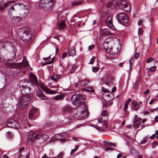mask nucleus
Listing matches in <instances>:
<instances>
[{
	"label": "nucleus",
	"mask_w": 158,
	"mask_h": 158,
	"mask_svg": "<svg viewBox=\"0 0 158 158\" xmlns=\"http://www.w3.org/2000/svg\"><path fill=\"white\" fill-rule=\"evenodd\" d=\"M17 35L19 38L25 43L29 44L33 41L32 32L28 27H23L19 29L17 31Z\"/></svg>",
	"instance_id": "f257e3e1"
},
{
	"label": "nucleus",
	"mask_w": 158,
	"mask_h": 158,
	"mask_svg": "<svg viewBox=\"0 0 158 158\" xmlns=\"http://www.w3.org/2000/svg\"><path fill=\"white\" fill-rule=\"evenodd\" d=\"M56 3V0H41L39 4V7L44 10H52Z\"/></svg>",
	"instance_id": "f03ea898"
},
{
	"label": "nucleus",
	"mask_w": 158,
	"mask_h": 158,
	"mask_svg": "<svg viewBox=\"0 0 158 158\" xmlns=\"http://www.w3.org/2000/svg\"><path fill=\"white\" fill-rule=\"evenodd\" d=\"M31 97L27 93H26V96H22L20 99L19 103V107L21 109H26L31 100Z\"/></svg>",
	"instance_id": "7ed1b4c3"
},
{
	"label": "nucleus",
	"mask_w": 158,
	"mask_h": 158,
	"mask_svg": "<svg viewBox=\"0 0 158 158\" xmlns=\"http://www.w3.org/2000/svg\"><path fill=\"white\" fill-rule=\"evenodd\" d=\"M85 98L81 94H76L73 95L72 98V103L75 106L81 105L84 102Z\"/></svg>",
	"instance_id": "20e7f679"
},
{
	"label": "nucleus",
	"mask_w": 158,
	"mask_h": 158,
	"mask_svg": "<svg viewBox=\"0 0 158 158\" xmlns=\"http://www.w3.org/2000/svg\"><path fill=\"white\" fill-rule=\"evenodd\" d=\"M117 18L119 23L124 25H127L129 22L128 16L123 12L119 13L117 15Z\"/></svg>",
	"instance_id": "39448f33"
},
{
	"label": "nucleus",
	"mask_w": 158,
	"mask_h": 158,
	"mask_svg": "<svg viewBox=\"0 0 158 158\" xmlns=\"http://www.w3.org/2000/svg\"><path fill=\"white\" fill-rule=\"evenodd\" d=\"M117 5L119 8L123 9L126 11L130 10L131 6L126 0H120L117 3Z\"/></svg>",
	"instance_id": "423d86ee"
},
{
	"label": "nucleus",
	"mask_w": 158,
	"mask_h": 158,
	"mask_svg": "<svg viewBox=\"0 0 158 158\" xmlns=\"http://www.w3.org/2000/svg\"><path fill=\"white\" fill-rule=\"evenodd\" d=\"M31 86L34 87L32 83L27 79L21 80L19 82V87L20 89H30V88H32L31 87Z\"/></svg>",
	"instance_id": "0eeeda50"
},
{
	"label": "nucleus",
	"mask_w": 158,
	"mask_h": 158,
	"mask_svg": "<svg viewBox=\"0 0 158 158\" xmlns=\"http://www.w3.org/2000/svg\"><path fill=\"white\" fill-rule=\"evenodd\" d=\"M6 124L8 127L15 129H18L20 127L17 121L11 119L7 120Z\"/></svg>",
	"instance_id": "6e6552de"
},
{
	"label": "nucleus",
	"mask_w": 158,
	"mask_h": 158,
	"mask_svg": "<svg viewBox=\"0 0 158 158\" xmlns=\"http://www.w3.org/2000/svg\"><path fill=\"white\" fill-rule=\"evenodd\" d=\"M37 110L35 108H31L28 113V117L31 120L35 119L37 115Z\"/></svg>",
	"instance_id": "1a4fd4ad"
},
{
	"label": "nucleus",
	"mask_w": 158,
	"mask_h": 158,
	"mask_svg": "<svg viewBox=\"0 0 158 158\" xmlns=\"http://www.w3.org/2000/svg\"><path fill=\"white\" fill-rule=\"evenodd\" d=\"M85 109L84 110H81L79 109V110H78L77 109H75L74 111V117L77 118H81L82 117L85 116L83 115L84 111H85Z\"/></svg>",
	"instance_id": "9d476101"
},
{
	"label": "nucleus",
	"mask_w": 158,
	"mask_h": 158,
	"mask_svg": "<svg viewBox=\"0 0 158 158\" xmlns=\"http://www.w3.org/2000/svg\"><path fill=\"white\" fill-rule=\"evenodd\" d=\"M35 135V133L32 131H31L29 132L27 137L28 139L31 140V139H40L42 138V135H41L36 134Z\"/></svg>",
	"instance_id": "9b49d317"
},
{
	"label": "nucleus",
	"mask_w": 158,
	"mask_h": 158,
	"mask_svg": "<svg viewBox=\"0 0 158 158\" xmlns=\"http://www.w3.org/2000/svg\"><path fill=\"white\" fill-rule=\"evenodd\" d=\"M73 108L69 105H66L62 108L63 113L65 114H68L73 111Z\"/></svg>",
	"instance_id": "f8f14e48"
},
{
	"label": "nucleus",
	"mask_w": 158,
	"mask_h": 158,
	"mask_svg": "<svg viewBox=\"0 0 158 158\" xmlns=\"http://www.w3.org/2000/svg\"><path fill=\"white\" fill-rule=\"evenodd\" d=\"M116 89H112V92H108V89H102L104 92H107V94L106 95L107 97H109L110 99H113L114 98V94H113L115 92Z\"/></svg>",
	"instance_id": "ddd939ff"
},
{
	"label": "nucleus",
	"mask_w": 158,
	"mask_h": 158,
	"mask_svg": "<svg viewBox=\"0 0 158 158\" xmlns=\"http://www.w3.org/2000/svg\"><path fill=\"white\" fill-rule=\"evenodd\" d=\"M109 44V42L107 39L103 43V49L108 53H109L110 51Z\"/></svg>",
	"instance_id": "4468645a"
},
{
	"label": "nucleus",
	"mask_w": 158,
	"mask_h": 158,
	"mask_svg": "<svg viewBox=\"0 0 158 158\" xmlns=\"http://www.w3.org/2000/svg\"><path fill=\"white\" fill-rule=\"evenodd\" d=\"M112 18L111 16H109L106 20V23L107 26L110 28L113 29V25L112 21Z\"/></svg>",
	"instance_id": "2eb2a0df"
},
{
	"label": "nucleus",
	"mask_w": 158,
	"mask_h": 158,
	"mask_svg": "<svg viewBox=\"0 0 158 158\" xmlns=\"http://www.w3.org/2000/svg\"><path fill=\"white\" fill-rule=\"evenodd\" d=\"M69 56H74L76 54V51L74 47L72 46L69 48L68 50Z\"/></svg>",
	"instance_id": "dca6fc26"
},
{
	"label": "nucleus",
	"mask_w": 158,
	"mask_h": 158,
	"mask_svg": "<svg viewBox=\"0 0 158 158\" xmlns=\"http://www.w3.org/2000/svg\"><path fill=\"white\" fill-rule=\"evenodd\" d=\"M111 32L108 29H102L101 30L100 35L102 36L110 35Z\"/></svg>",
	"instance_id": "f3484780"
},
{
	"label": "nucleus",
	"mask_w": 158,
	"mask_h": 158,
	"mask_svg": "<svg viewBox=\"0 0 158 158\" xmlns=\"http://www.w3.org/2000/svg\"><path fill=\"white\" fill-rule=\"evenodd\" d=\"M141 118H138L137 119L134 118V121L133 123V125L134 128H138L139 126Z\"/></svg>",
	"instance_id": "a211bd4d"
},
{
	"label": "nucleus",
	"mask_w": 158,
	"mask_h": 158,
	"mask_svg": "<svg viewBox=\"0 0 158 158\" xmlns=\"http://www.w3.org/2000/svg\"><path fill=\"white\" fill-rule=\"evenodd\" d=\"M41 90L39 89L36 92V95L41 99H45L46 97L41 93Z\"/></svg>",
	"instance_id": "6ab92c4d"
},
{
	"label": "nucleus",
	"mask_w": 158,
	"mask_h": 158,
	"mask_svg": "<svg viewBox=\"0 0 158 158\" xmlns=\"http://www.w3.org/2000/svg\"><path fill=\"white\" fill-rule=\"evenodd\" d=\"M89 82L88 79L82 80L80 81L79 82V85L81 86L86 85Z\"/></svg>",
	"instance_id": "aec40b11"
},
{
	"label": "nucleus",
	"mask_w": 158,
	"mask_h": 158,
	"mask_svg": "<svg viewBox=\"0 0 158 158\" xmlns=\"http://www.w3.org/2000/svg\"><path fill=\"white\" fill-rule=\"evenodd\" d=\"M29 77L33 82L35 83L37 82V80L36 77L34 74H31L29 75Z\"/></svg>",
	"instance_id": "412c9836"
},
{
	"label": "nucleus",
	"mask_w": 158,
	"mask_h": 158,
	"mask_svg": "<svg viewBox=\"0 0 158 158\" xmlns=\"http://www.w3.org/2000/svg\"><path fill=\"white\" fill-rule=\"evenodd\" d=\"M47 94H53L57 93V92L52 90V89H43Z\"/></svg>",
	"instance_id": "4be33fe9"
},
{
	"label": "nucleus",
	"mask_w": 158,
	"mask_h": 158,
	"mask_svg": "<svg viewBox=\"0 0 158 158\" xmlns=\"http://www.w3.org/2000/svg\"><path fill=\"white\" fill-rule=\"evenodd\" d=\"M65 96L64 94H61L57 95L54 98V99L56 100H61L63 99Z\"/></svg>",
	"instance_id": "5701e85b"
},
{
	"label": "nucleus",
	"mask_w": 158,
	"mask_h": 158,
	"mask_svg": "<svg viewBox=\"0 0 158 158\" xmlns=\"http://www.w3.org/2000/svg\"><path fill=\"white\" fill-rule=\"evenodd\" d=\"M59 26L60 29H63L64 28L65 26V22L64 20H61L59 23Z\"/></svg>",
	"instance_id": "b1692460"
},
{
	"label": "nucleus",
	"mask_w": 158,
	"mask_h": 158,
	"mask_svg": "<svg viewBox=\"0 0 158 158\" xmlns=\"http://www.w3.org/2000/svg\"><path fill=\"white\" fill-rule=\"evenodd\" d=\"M60 77V75L54 74L51 77V78L53 80L56 81Z\"/></svg>",
	"instance_id": "393cba45"
},
{
	"label": "nucleus",
	"mask_w": 158,
	"mask_h": 158,
	"mask_svg": "<svg viewBox=\"0 0 158 158\" xmlns=\"http://www.w3.org/2000/svg\"><path fill=\"white\" fill-rule=\"evenodd\" d=\"M82 1L81 0L73 2L71 3L72 5L73 6H75L77 5H81L82 3Z\"/></svg>",
	"instance_id": "a878e982"
},
{
	"label": "nucleus",
	"mask_w": 158,
	"mask_h": 158,
	"mask_svg": "<svg viewBox=\"0 0 158 158\" xmlns=\"http://www.w3.org/2000/svg\"><path fill=\"white\" fill-rule=\"evenodd\" d=\"M26 89H20V91L22 93V94L23 95V96H26V93H27L28 94H29L28 93L30 92V91L31 89H28V90L26 92ZM27 90H28V89H27Z\"/></svg>",
	"instance_id": "bb28decb"
},
{
	"label": "nucleus",
	"mask_w": 158,
	"mask_h": 158,
	"mask_svg": "<svg viewBox=\"0 0 158 158\" xmlns=\"http://www.w3.org/2000/svg\"><path fill=\"white\" fill-rule=\"evenodd\" d=\"M7 137L8 138H12L13 137V135L12 134L11 132L10 131H8L6 133Z\"/></svg>",
	"instance_id": "cd10ccee"
},
{
	"label": "nucleus",
	"mask_w": 158,
	"mask_h": 158,
	"mask_svg": "<svg viewBox=\"0 0 158 158\" xmlns=\"http://www.w3.org/2000/svg\"><path fill=\"white\" fill-rule=\"evenodd\" d=\"M9 2L14 3V1H7L6 3H4L3 4V6H2V8H3V9L4 7L7 6L8 5V4Z\"/></svg>",
	"instance_id": "c85d7f7f"
},
{
	"label": "nucleus",
	"mask_w": 158,
	"mask_h": 158,
	"mask_svg": "<svg viewBox=\"0 0 158 158\" xmlns=\"http://www.w3.org/2000/svg\"><path fill=\"white\" fill-rule=\"evenodd\" d=\"M58 69L59 71L62 73L64 71V66L59 67L58 68Z\"/></svg>",
	"instance_id": "c756f323"
},
{
	"label": "nucleus",
	"mask_w": 158,
	"mask_h": 158,
	"mask_svg": "<svg viewBox=\"0 0 158 158\" xmlns=\"http://www.w3.org/2000/svg\"><path fill=\"white\" fill-rule=\"evenodd\" d=\"M156 66H153L149 68V70L151 72H154L156 71Z\"/></svg>",
	"instance_id": "7c9ffc66"
},
{
	"label": "nucleus",
	"mask_w": 158,
	"mask_h": 158,
	"mask_svg": "<svg viewBox=\"0 0 158 158\" xmlns=\"http://www.w3.org/2000/svg\"><path fill=\"white\" fill-rule=\"evenodd\" d=\"M108 114L106 110H103L102 113V115L103 116H106Z\"/></svg>",
	"instance_id": "2f4dec72"
},
{
	"label": "nucleus",
	"mask_w": 158,
	"mask_h": 158,
	"mask_svg": "<svg viewBox=\"0 0 158 158\" xmlns=\"http://www.w3.org/2000/svg\"><path fill=\"white\" fill-rule=\"evenodd\" d=\"M99 69V68L98 67H93L92 68V70L93 71L94 73H96L98 70Z\"/></svg>",
	"instance_id": "473e14b6"
},
{
	"label": "nucleus",
	"mask_w": 158,
	"mask_h": 158,
	"mask_svg": "<svg viewBox=\"0 0 158 158\" xmlns=\"http://www.w3.org/2000/svg\"><path fill=\"white\" fill-rule=\"evenodd\" d=\"M95 59V56H93L92 58L91 59V60L89 61V64H93L94 62V60Z\"/></svg>",
	"instance_id": "72a5a7b5"
},
{
	"label": "nucleus",
	"mask_w": 158,
	"mask_h": 158,
	"mask_svg": "<svg viewBox=\"0 0 158 158\" xmlns=\"http://www.w3.org/2000/svg\"><path fill=\"white\" fill-rule=\"evenodd\" d=\"M133 109L135 110H137L139 109V106L138 104H136L135 106H133Z\"/></svg>",
	"instance_id": "f704fd0d"
},
{
	"label": "nucleus",
	"mask_w": 158,
	"mask_h": 158,
	"mask_svg": "<svg viewBox=\"0 0 158 158\" xmlns=\"http://www.w3.org/2000/svg\"><path fill=\"white\" fill-rule=\"evenodd\" d=\"M103 124L105 126V128L106 129L108 127V122L107 121L105 120L103 121Z\"/></svg>",
	"instance_id": "c9c22d12"
},
{
	"label": "nucleus",
	"mask_w": 158,
	"mask_h": 158,
	"mask_svg": "<svg viewBox=\"0 0 158 158\" xmlns=\"http://www.w3.org/2000/svg\"><path fill=\"white\" fill-rule=\"evenodd\" d=\"M67 52H64V53H63L62 54V57H61L62 59H64V58H65L66 57V56H67Z\"/></svg>",
	"instance_id": "e433bc0d"
},
{
	"label": "nucleus",
	"mask_w": 158,
	"mask_h": 158,
	"mask_svg": "<svg viewBox=\"0 0 158 158\" xmlns=\"http://www.w3.org/2000/svg\"><path fill=\"white\" fill-rule=\"evenodd\" d=\"M143 32V29L142 28H139L138 30V34L139 35H141Z\"/></svg>",
	"instance_id": "4c0bfd02"
},
{
	"label": "nucleus",
	"mask_w": 158,
	"mask_h": 158,
	"mask_svg": "<svg viewBox=\"0 0 158 158\" xmlns=\"http://www.w3.org/2000/svg\"><path fill=\"white\" fill-rule=\"evenodd\" d=\"M140 56V53L139 52H136L135 54L134 58L135 59H138Z\"/></svg>",
	"instance_id": "58836bf2"
},
{
	"label": "nucleus",
	"mask_w": 158,
	"mask_h": 158,
	"mask_svg": "<svg viewBox=\"0 0 158 158\" xmlns=\"http://www.w3.org/2000/svg\"><path fill=\"white\" fill-rule=\"evenodd\" d=\"M93 127H94L96 128L97 129V130H98V131L100 129H101L102 130V131H103L104 130V129H102V128L101 127H98L97 125H93Z\"/></svg>",
	"instance_id": "ea45409f"
},
{
	"label": "nucleus",
	"mask_w": 158,
	"mask_h": 158,
	"mask_svg": "<svg viewBox=\"0 0 158 158\" xmlns=\"http://www.w3.org/2000/svg\"><path fill=\"white\" fill-rule=\"evenodd\" d=\"M107 146H113L114 147H116V145L114 144V143L108 142V144Z\"/></svg>",
	"instance_id": "a19ab883"
},
{
	"label": "nucleus",
	"mask_w": 158,
	"mask_h": 158,
	"mask_svg": "<svg viewBox=\"0 0 158 158\" xmlns=\"http://www.w3.org/2000/svg\"><path fill=\"white\" fill-rule=\"evenodd\" d=\"M112 4V3L111 2H108L106 5V6L108 8L110 7Z\"/></svg>",
	"instance_id": "79ce46f5"
},
{
	"label": "nucleus",
	"mask_w": 158,
	"mask_h": 158,
	"mask_svg": "<svg viewBox=\"0 0 158 158\" xmlns=\"http://www.w3.org/2000/svg\"><path fill=\"white\" fill-rule=\"evenodd\" d=\"M128 108V105L127 104L125 103L124 108L123 109L124 111L126 112Z\"/></svg>",
	"instance_id": "37998d69"
},
{
	"label": "nucleus",
	"mask_w": 158,
	"mask_h": 158,
	"mask_svg": "<svg viewBox=\"0 0 158 158\" xmlns=\"http://www.w3.org/2000/svg\"><path fill=\"white\" fill-rule=\"evenodd\" d=\"M57 136H59V135H57L56 136V137H55V138L56 139H58L60 141H61V140H62L63 142H65V140L64 139H62L61 138V137L60 136V138H58L57 137Z\"/></svg>",
	"instance_id": "c03bdc74"
},
{
	"label": "nucleus",
	"mask_w": 158,
	"mask_h": 158,
	"mask_svg": "<svg viewBox=\"0 0 158 158\" xmlns=\"http://www.w3.org/2000/svg\"><path fill=\"white\" fill-rule=\"evenodd\" d=\"M51 55L49 56L48 57L46 58L43 57V59L44 60L47 61L48 60H49L51 58Z\"/></svg>",
	"instance_id": "a18cd8bd"
},
{
	"label": "nucleus",
	"mask_w": 158,
	"mask_h": 158,
	"mask_svg": "<svg viewBox=\"0 0 158 158\" xmlns=\"http://www.w3.org/2000/svg\"><path fill=\"white\" fill-rule=\"evenodd\" d=\"M24 148L23 147H22L19 150V152L20 153V156H21V152L24 149Z\"/></svg>",
	"instance_id": "49530a36"
},
{
	"label": "nucleus",
	"mask_w": 158,
	"mask_h": 158,
	"mask_svg": "<svg viewBox=\"0 0 158 158\" xmlns=\"http://www.w3.org/2000/svg\"><path fill=\"white\" fill-rule=\"evenodd\" d=\"M135 58L132 57L129 60V62L130 65H131V62H133L135 60Z\"/></svg>",
	"instance_id": "de8ad7c7"
},
{
	"label": "nucleus",
	"mask_w": 158,
	"mask_h": 158,
	"mask_svg": "<svg viewBox=\"0 0 158 158\" xmlns=\"http://www.w3.org/2000/svg\"><path fill=\"white\" fill-rule=\"evenodd\" d=\"M78 148V146H77L75 148H74V149H72L71 150L72 152L74 153L77 150Z\"/></svg>",
	"instance_id": "09e8293b"
},
{
	"label": "nucleus",
	"mask_w": 158,
	"mask_h": 158,
	"mask_svg": "<svg viewBox=\"0 0 158 158\" xmlns=\"http://www.w3.org/2000/svg\"><path fill=\"white\" fill-rule=\"evenodd\" d=\"M153 60V58L152 57L148 58L146 61L147 63H149L152 61Z\"/></svg>",
	"instance_id": "8fccbe9b"
},
{
	"label": "nucleus",
	"mask_w": 158,
	"mask_h": 158,
	"mask_svg": "<svg viewBox=\"0 0 158 158\" xmlns=\"http://www.w3.org/2000/svg\"><path fill=\"white\" fill-rule=\"evenodd\" d=\"M131 103H132V104L133 106H135V105L138 104V103H137L134 100H133L132 101Z\"/></svg>",
	"instance_id": "3c124183"
},
{
	"label": "nucleus",
	"mask_w": 158,
	"mask_h": 158,
	"mask_svg": "<svg viewBox=\"0 0 158 158\" xmlns=\"http://www.w3.org/2000/svg\"><path fill=\"white\" fill-rule=\"evenodd\" d=\"M110 83V80L109 79H108L107 81L105 82V84L107 85H109Z\"/></svg>",
	"instance_id": "603ef678"
},
{
	"label": "nucleus",
	"mask_w": 158,
	"mask_h": 158,
	"mask_svg": "<svg viewBox=\"0 0 158 158\" xmlns=\"http://www.w3.org/2000/svg\"><path fill=\"white\" fill-rule=\"evenodd\" d=\"M94 47V45H91L89 47V50H92Z\"/></svg>",
	"instance_id": "864d4df0"
},
{
	"label": "nucleus",
	"mask_w": 158,
	"mask_h": 158,
	"mask_svg": "<svg viewBox=\"0 0 158 158\" xmlns=\"http://www.w3.org/2000/svg\"><path fill=\"white\" fill-rule=\"evenodd\" d=\"M83 90H84L85 91L87 92H94V89H83Z\"/></svg>",
	"instance_id": "5fc2aeb1"
},
{
	"label": "nucleus",
	"mask_w": 158,
	"mask_h": 158,
	"mask_svg": "<svg viewBox=\"0 0 158 158\" xmlns=\"http://www.w3.org/2000/svg\"><path fill=\"white\" fill-rule=\"evenodd\" d=\"M131 99L130 98L128 99L125 102V103L128 104L131 102Z\"/></svg>",
	"instance_id": "6e6d98bb"
},
{
	"label": "nucleus",
	"mask_w": 158,
	"mask_h": 158,
	"mask_svg": "<svg viewBox=\"0 0 158 158\" xmlns=\"http://www.w3.org/2000/svg\"><path fill=\"white\" fill-rule=\"evenodd\" d=\"M147 142V140L144 139L141 141L140 143L141 144H143Z\"/></svg>",
	"instance_id": "4d7b16f0"
},
{
	"label": "nucleus",
	"mask_w": 158,
	"mask_h": 158,
	"mask_svg": "<svg viewBox=\"0 0 158 158\" xmlns=\"http://www.w3.org/2000/svg\"><path fill=\"white\" fill-rule=\"evenodd\" d=\"M51 64V63L50 61H49L47 62L42 64V66H44V65H46L47 64Z\"/></svg>",
	"instance_id": "13d9d810"
},
{
	"label": "nucleus",
	"mask_w": 158,
	"mask_h": 158,
	"mask_svg": "<svg viewBox=\"0 0 158 158\" xmlns=\"http://www.w3.org/2000/svg\"><path fill=\"white\" fill-rule=\"evenodd\" d=\"M103 121V119L102 118H99L98 119V122L99 123H101Z\"/></svg>",
	"instance_id": "bf43d9fd"
},
{
	"label": "nucleus",
	"mask_w": 158,
	"mask_h": 158,
	"mask_svg": "<svg viewBox=\"0 0 158 158\" xmlns=\"http://www.w3.org/2000/svg\"><path fill=\"white\" fill-rule=\"evenodd\" d=\"M114 149L113 148H108V147H107V148L106 149V151H107L108 150H110L113 151V150Z\"/></svg>",
	"instance_id": "052dcab7"
},
{
	"label": "nucleus",
	"mask_w": 158,
	"mask_h": 158,
	"mask_svg": "<svg viewBox=\"0 0 158 158\" xmlns=\"http://www.w3.org/2000/svg\"><path fill=\"white\" fill-rule=\"evenodd\" d=\"M55 58L53 57L52 59L50 61L51 63L52 64V63L54 62L55 61Z\"/></svg>",
	"instance_id": "680f3d73"
},
{
	"label": "nucleus",
	"mask_w": 158,
	"mask_h": 158,
	"mask_svg": "<svg viewBox=\"0 0 158 158\" xmlns=\"http://www.w3.org/2000/svg\"><path fill=\"white\" fill-rule=\"evenodd\" d=\"M58 157L59 158H62L63 157V154L62 153H60L58 156Z\"/></svg>",
	"instance_id": "e2e57ef3"
},
{
	"label": "nucleus",
	"mask_w": 158,
	"mask_h": 158,
	"mask_svg": "<svg viewBox=\"0 0 158 158\" xmlns=\"http://www.w3.org/2000/svg\"><path fill=\"white\" fill-rule=\"evenodd\" d=\"M149 92V89H146V91L144 92V93L146 94H148Z\"/></svg>",
	"instance_id": "0e129e2a"
},
{
	"label": "nucleus",
	"mask_w": 158,
	"mask_h": 158,
	"mask_svg": "<svg viewBox=\"0 0 158 158\" xmlns=\"http://www.w3.org/2000/svg\"><path fill=\"white\" fill-rule=\"evenodd\" d=\"M30 155V153L29 152H28L26 156V158H29Z\"/></svg>",
	"instance_id": "69168bd1"
},
{
	"label": "nucleus",
	"mask_w": 158,
	"mask_h": 158,
	"mask_svg": "<svg viewBox=\"0 0 158 158\" xmlns=\"http://www.w3.org/2000/svg\"><path fill=\"white\" fill-rule=\"evenodd\" d=\"M122 156V154L119 153L118 154L117 156V158H120Z\"/></svg>",
	"instance_id": "338daca9"
},
{
	"label": "nucleus",
	"mask_w": 158,
	"mask_h": 158,
	"mask_svg": "<svg viewBox=\"0 0 158 158\" xmlns=\"http://www.w3.org/2000/svg\"><path fill=\"white\" fill-rule=\"evenodd\" d=\"M155 122H158V116H156L155 117Z\"/></svg>",
	"instance_id": "774afa93"
}]
</instances>
